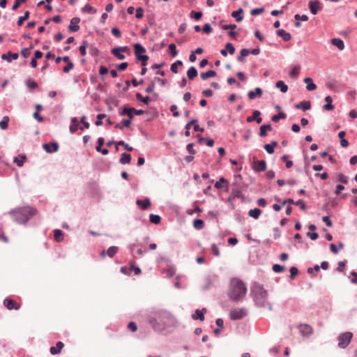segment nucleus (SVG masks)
I'll use <instances>...</instances> for the list:
<instances>
[{
  "label": "nucleus",
  "mask_w": 357,
  "mask_h": 357,
  "mask_svg": "<svg viewBox=\"0 0 357 357\" xmlns=\"http://www.w3.org/2000/svg\"><path fill=\"white\" fill-rule=\"evenodd\" d=\"M147 321L155 332L162 334L170 333L177 325L173 314L165 310L151 312L148 314Z\"/></svg>",
  "instance_id": "f257e3e1"
},
{
  "label": "nucleus",
  "mask_w": 357,
  "mask_h": 357,
  "mask_svg": "<svg viewBox=\"0 0 357 357\" xmlns=\"http://www.w3.org/2000/svg\"><path fill=\"white\" fill-rule=\"evenodd\" d=\"M247 292V287L243 282L238 278H233L230 281L228 296L233 301H242Z\"/></svg>",
  "instance_id": "f03ea898"
},
{
  "label": "nucleus",
  "mask_w": 357,
  "mask_h": 357,
  "mask_svg": "<svg viewBox=\"0 0 357 357\" xmlns=\"http://www.w3.org/2000/svg\"><path fill=\"white\" fill-rule=\"evenodd\" d=\"M251 294L255 303L262 307L272 310L271 303L268 301L267 291L259 284H254L251 287Z\"/></svg>",
  "instance_id": "7ed1b4c3"
},
{
  "label": "nucleus",
  "mask_w": 357,
  "mask_h": 357,
  "mask_svg": "<svg viewBox=\"0 0 357 357\" xmlns=\"http://www.w3.org/2000/svg\"><path fill=\"white\" fill-rule=\"evenodd\" d=\"M36 213V210L30 206L15 208L10 212V214L17 223L23 225H25L30 218L35 215Z\"/></svg>",
  "instance_id": "20e7f679"
},
{
  "label": "nucleus",
  "mask_w": 357,
  "mask_h": 357,
  "mask_svg": "<svg viewBox=\"0 0 357 357\" xmlns=\"http://www.w3.org/2000/svg\"><path fill=\"white\" fill-rule=\"evenodd\" d=\"M353 337V334L351 332H345L339 335L338 347L342 349L346 348L350 343Z\"/></svg>",
  "instance_id": "39448f33"
},
{
  "label": "nucleus",
  "mask_w": 357,
  "mask_h": 357,
  "mask_svg": "<svg viewBox=\"0 0 357 357\" xmlns=\"http://www.w3.org/2000/svg\"><path fill=\"white\" fill-rule=\"evenodd\" d=\"M247 314V310L244 308H236L231 311L230 318L233 320H238L243 318Z\"/></svg>",
  "instance_id": "423d86ee"
},
{
  "label": "nucleus",
  "mask_w": 357,
  "mask_h": 357,
  "mask_svg": "<svg viewBox=\"0 0 357 357\" xmlns=\"http://www.w3.org/2000/svg\"><path fill=\"white\" fill-rule=\"evenodd\" d=\"M144 113V112L142 109H136L132 107H126L123 109L122 112H120L121 115L127 114L130 119H132L134 116V114L136 115H142Z\"/></svg>",
  "instance_id": "0eeeda50"
},
{
  "label": "nucleus",
  "mask_w": 357,
  "mask_h": 357,
  "mask_svg": "<svg viewBox=\"0 0 357 357\" xmlns=\"http://www.w3.org/2000/svg\"><path fill=\"white\" fill-rule=\"evenodd\" d=\"M3 305L4 306L9 310H19L20 307V304L15 302L11 298H5L3 301Z\"/></svg>",
  "instance_id": "6e6552de"
},
{
  "label": "nucleus",
  "mask_w": 357,
  "mask_h": 357,
  "mask_svg": "<svg viewBox=\"0 0 357 357\" xmlns=\"http://www.w3.org/2000/svg\"><path fill=\"white\" fill-rule=\"evenodd\" d=\"M128 50L127 47H120L113 48L111 51L112 54L115 56L117 59L120 60H123L125 59V55L123 54V52H125Z\"/></svg>",
  "instance_id": "1a4fd4ad"
},
{
  "label": "nucleus",
  "mask_w": 357,
  "mask_h": 357,
  "mask_svg": "<svg viewBox=\"0 0 357 357\" xmlns=\"http://www.w3.org/2000/svg\"><path fill=\"white\" fill-rule=\"evenodd\" d=\"M266 168V162L265 160H254L252 169L254 171L259 172H263Z\"/></svg>",
  "instance_id": "9d476101"
},
{
  "label": "nucleus",
  "mask_w": 357,
  "mask_h": 357,
  "mask_svg": "<svg viewBox=\"0 0 357 357\" xmlns=\"http://www.w3.org/2000/svg\"><path fill=\"white\" fill-rule=\"evenodd\" d=\"M80 19L79 17H73L70 20V24L68 26V30L71 32H76L79 29V23Z\"/></svg>",
  "instance_id": "9b49d317"
},
{
  "label": "nucleus",
  "mask_w": 357,
  "mask_h": 357,
  "mask_svg": "<svg viewBox=\"0 0 357 357\" xmlns=\"http://www.w3.org/2000/svg\"><path fill=\"white\" fill-rule=\"evenodd\" d=\"M309 7L310 9V12L313 15H316L319 10H321V6H320V2L317 0L310 1Z\"/></svg>",
  "instance_id": "f8f14e48"
},
{
  "label": "nucleus",
  "mask_w": 357,
  "mask_h": 357,
  "mask_svg": "<svg viewBox=\"0 0 357 357\" xmlns=\"http://www.w3.org/2000/svg\"><path fill=\"white\" fill-rule=\"evenodd\" d=\"M119 248L116 246H111L109 247L107 252L105 250H102L100 252V255L102 257H105L106 255H107L109 257H113L118 252Z\"/></svg>",
  "instance_id": "ddd939ff"
},
{
  "label": "nucleus",
  "mask_w": 357,
  "mask_h": 357,
  "mask_svg": "<svg viewBox=\"0 0 357 357\" xmlns=\"http://www.w3.org/2000/svg\"><path fill=\"white\" fill-rule=\"evenodd\" d=\"M299 331L304 336H308L312 333V328L307 324H301L299 326Z\"/></svg>",
  "instance_id": "4468645a"
},
{
  "label": "nucleus",
  "mask_w": 357,
  "mask_h": 357,
  "mask_svg": "<svg viewBox=\"0 0 357 357\" xmlns=\"http://www.w3.org/2000/svg\"><path fill=\"white\" fill-rule=\"evenodd\" d=\"M260 114L261 113L259 111L255 110L253 112L252 116H248L246 120L249 123L255 120L257 123H260L262 121V119L260 117Z\"/></svg>",
  "instance_id": "2eb2a0df"
},
{
  "label": "nucleus",
  "mask_w": 357,
  "mask_h": 357,
  "mask_svg": "<svg viewBox=\"0 0 357 357\" xmlns=\"http://www.w3.org/2000/svg\"><path fill=\"white\" fill-rule=\"evenodd\" d=\"M137 205L142 210L148 208L151 206L150 199L146 198L144 199H137L136 201Z\"/></svg>",
  "instance_id": "dca6fc26"
},
{
  "label": "nucleus",
  "mask_w": 357,
  "mask_h": 357,
  "mask_svg": "<svg viewBox=\"0 0 357 357\" xmlns=\"http://www.w3.org/2000/svg\"><path fill=\"white\" fill-rule=\"evenodd\" d=\"M19 57L17 53H12L11 52H8L7 54H3L1 56L2 59L6 60L8 62H11L12 60H16Z\"/></svg>",
  "instance_id": "f3484780"
},
{
  "label": "nucleus",
  "mask_w": 357,
  "mask_h": 357,
  "mask_svg": "<svg viewBox=\"0 0 357 357\" xmlns=\"http://www.w3.org/2000/svg\"><path fill=\"white\" fill-rule=\"evenodd\" d=\"M43 148L47 153L56 152L59 149V145L56 143L45 144Z\"/></svg>",
  "instance_id": "a211bd4d"
},
{
  "label": "nucleus",
  "mask_w": 357,
  "mask_h": 357,
  "mask_svg": "<svg viewBox=\"0 0 357 357\" xmlns=\"http://www.w3.org/2000/svg\"><path fill=\"white\" fill-rule=\"evenodd\" d=\"M64 344L62 342H58L55 347H52L50 349L52 355L59 354L63 348Z\"/></svg>",
  "instance_id": "6ab92c4d"
},
{
  "label": "nucleus",
  "mask_w": 357,
  "mask_h": 357,
  "mask_svg": "<svg viewBox=\"0 0 357 357\" xmlns=\"http://www.w3.org/2000/svg\"><path fill=\"white\" fill-rule=\"evenodd\" d=\"M206 309L203 308L202 310H196L195 314L192 315L193 319H199L200 321L204 320V314L206 312Z\"/></svg>",
  "instance_id": "aec40b11"
},
{
  "label": "nucleus",
  "mask_w": 357,
  "mask_h": 357,
  "mask_svg": "<svg viewBox=\"0 0 357 357\" xmlns=\"http://www.w3.org/2000/svg\"><path fill=\"white\" fill-rule=\"evenodd\" d=\"M261 95H262V90L260 88L257 87L255 89V90L254 91H249L248 93V97L249 99L253 100L256 97H261Z\"/></svg>",
  "instance_id": "412c9836"
},
{
  "label": "nucleus",
  "mask_w": 357,
  "mask_h": 357,
  "mask_svg": "<svg viewBox=\"0 0 357 357\" xmlns=\"http://www.w3.org/2000/svg\"><path fill=\"white\" fill-rule=\"evenodd\" d=\"M325 101L326 102V104L324 105V109L326 111H332L334 109V106L332 104L333 99L330 96H328L325 98Z\"/></svg>",
  "instance_id": "4be33fe9"
},
{
  "label": "nucleus",
  "mask_w": 357,
  "mask_h": 357,
  "mask_svg": "<svg viewBox=\"0 0 357 357\" xmlns=\"http://www.w3.org/2000/svg\"><path fill=\"white\" fill-rule=\"evenodd\" d=\"M331 43L333 45L337 47L339 50H343L344 49V42L340 38H333L331 40Z\"/></svg>",
  "instance_id": "5701e85b"
},
{
  "label": "nucleus",
  "mask_w": 357,
  "mask_h": 357,
  "mask_svg": "<svg viewBox=\"0 0 357 357\" xmlns=\"http://www.w3.org/2000/svg\"><path fill=\"white\" fill-rule=\"evenodd\" d=\"M134 50L136 58L142 55L146 52V49L138 43L134 45Z\"/></svg>",
  "instance_id": "b1692460"
},
{
  "label": "nucleus",
  "mask_w": 357,
  "mask_h": 357,
  "mask_svg": "<svg viewBox=\"0 0 357 357\" xmlns=\"http://www.w3.org/2000/svg\"><path fill=\"white\" fill-rule=\"evenodd\" d=\"M277 34L278 36H279L280 37L282 38V39L285 41V42H287L289 40H291V34L288 32H287L286 31L283 30V29H279L277 31Z\"/></svg>",
  "instance_id": "393cba45"
},
{
  "label": "nucleus",
  "mask_w": 357,
  "mask_h": 357,
  "mask_svg": "<svg viewBox=\"0 0 357 357\" xmlns=\"http://www.w3.org/2000/svg\"><path fill=\"white\" fill-rule=\"evenodd\" d=\"M304 82L307 84L306 89L308 91H314L317 89V86L313 83L312 78L306 77L304 79Z\"/></svg>",
  "instance_id": "a878e982"
},
{
  "label": "nucleus",
  "mask_w": 357,
  "mask_h": 357,
  "mask_svg": "<svg viewBox=\"0 0 357 357\" xmlns=\"http://www.w3.org/2000/svg\"><path fill=\"white\" fill-rule=\"evenodd\" d=\"M296 108L301 109L303 111H306L310 109L311 103L310 101H302L295 105Z\"/></svg>",
  "instance_id": "bb28decb"
},
{
  "label": "nucleus",
  "mask_w": 357,
  "mask_h": 357,
  "mask_svg": "<svg viewBox=\"0 0 357 357\" xmlns=\"http://www.w3.org/2000/svg\"><path fill=\"white\" fill-rule=\"evenodd\" d=\"M271 130H272V126L271 124L262 125L260 127L259 135L261 137H266L267 135L266 131L267 130L271 131Z\"/></svg>",
  "instance_id": "cd10ccee"
},
{
  "label": "nucleus",
  "mask_w": 357,
  "mask_h": 357,
  "mask_svg": "<svg viewBox=\"0 0 357 357\" xmlns=\"http://www.w3.org/2000/svg\"><path fill=\"white\" fill-rule=\"evenodd\" d=\"M277 146H278V142L275 141H273V142H272L271 144H265L264 149L269 154H272L274 152V148Z\"/></svg>",
  "instance_id": "c85d7f7f"
},
{
  "label": "nucleus",
  "mask_w": 357,
  "mask_h": 357,
  "mask_svg": "<svg viewBox=\"0 0 357 357\" xmlns=\"http://www.w3.org/2000/svg\"><path fill=\"white\" fill-rule=\"evenodd\" d=\"M78 126H79V123H78L77 119L75 117L73 118L71 120V125L70 126V132L71 133L75 132L78 129Z\"/></svg>",
  "instance_id": "c756f323"
},
{
  "label": "nucleus",
  "mask_w": 357,
  "mask_h": 357,
  "mask_svg": "<svg viewBox=\"0 0 357 357\" xmlns=\"http://www.w3.org/2000/svg\"><path fill=\"white\" fill-rule=\"evenodd\" d=\"M187 75H188V77L190 79H193L195 77H197V69L195 68V67H190L188 70L187 71Z\"/></svg>",
  "instance_id": "7c9ffc66"
},
{
  "label": "nucleus",
  "mask_w": 357,
  "mask_h": 357,
  "mask_svg": "<svg viewBox=\"0 0 357 357\" xmlns=\"http://www.w3.org/2000/svg\"><path fill=\"white\" fill-rule=\"evenodd\" d=\"M261 213V211L257 208H255L254 209H250L248 212L249 215L255 219H257L259 217Z\"/></svg>",
  "instance_id": "2f4dec72"
},
{
  "label": "nucleus",
  "mask_w": 357,
  "mask_h": 357,
  "mask_svg": "<svg viewBox=\"0 0 357 357\" xmlns=\"http://www.w3.org/2000/svg\"><path fill=\"white\" fill-rule=\"evenodd\" d=\"M250 51L248 49H242L240 52V55L238 57V61L240 62H243L245 61V57L249 55Z\"/></svg>",
  "instance_id": "473e14b6"
},
{
  "label": "nucleus",
  "mask_w": 357,
  "mask_h": 357,
  "mask_svg": "<svg viewBox=\"0 0 357 357\" xmlns=\"http://www.w3.org/2000/svg\"><path fill=\"white\" fill-rule=\"evenodd\" d=\"M131 119H123L120 123H117L115 126L116 128L123 129V127L128 128L130 126Z\"/></svg>",
  "instance_id": "72a5a7b5"
},
{
  "label": "nucleus",
  "mask_w": 357,
  "mask_h": 357,
  "mask_svg": "<svg viewBox=\"0 0 357 357\" xmlns=\"http://www.w3.org/2000/svg\"><path fill=\"white\" fill-rule=\"evenodd\" d=\"M131 160V155L128 153H123L120 158V162L123 165L129 164Z\"/></svg>",
  "instance_id": "f704fd0d"
},
{
  "label": "nucleus",
  "mask_w": 357,
  "mask_h": 357,
  "mask_svg": "<svg viewBox=\"0 0 357 357\" xmlns=\"http://www.w3.org/2000/svg\"><path fill=\"white\" fill-rule=\"evenodd\" d=\"M216 76V72L214 70H208L205 73H202L200 74V77L202 79H206L209 77H215Z\"/></svg>",
  "instance_id": "c9c22d12"
},
{
  "label": "nucleus",
  "mask_w": 357,
  "mask_h": 357,
  "mask_svg": "<svg viewBox=\"0 0 357 357\" xmlns=\"http://www.w3.org/2000/svg\"><path fill=\"white\" fill-rule=\"evenodd\" d=\"M243 13V10L242 8L238 9V10L234 11L231 13V16L236 18L237 22H241L243 20V17L241 14Z\"/></svg>",
  "instance_id": "e433bc0d"
},
{
  "label": "nucleus",
  "mask_w": 357,
  "mask_h": 357,
  "mask_svg": "<svg viewBox=\"0 0 357 357\" xmlns=\"http://www.w3.org/2000/svg\"><path fill=\"white\" fill-rule=\"evenodd\" d=\"M63 232L60 229H55L54 231V237L57 242H61L63 241Z\"/></svg>",
  "instance_id": "4c0bfd02"
},
{
  "label": "nucleus",
  "mask_w": 357,
  "mask_h": 357,
  "mask_svg": "<svg viewBox=\"0 0 357 357\" xmlns=\"http://www.w3.org/2000/svg\"><path fill=\"white\" fill-rule=\"evenodd\" d=\"M9 120L10 119L8 116H3L2 120L0 121V128L2 130H6L8 128Z\"/></svg>",
  "instance_id": "58836bf2"
},
{
  "label": "nucleus",
  "mask_w": 357,
  "mask_h": 357,
  "mask_svg": "<svg viewBox=\"0 0 357 357\" xmlns=\"http://www.w3.org/2000/svg\"><path fill=\"white\" fill-rule=\"evenodd\" d=\"M275 86L277 88L280 89L282 93H286L288 90L287 85H286L282 81L277 82Z\"/></svg>",
  "instance_id": "ea45409f"
},
{
  "label": "nucleus",
  "mask_w": 357,
  "mask_h": 357,
  "mask_svg": "<svg viewBox=\"0 0 357 357\" xmlns=\"http://www.w3.org/2000/svg\"><path fill=\"white\" fill-rule=\"evenodd\" d=\"M89 47V43L87 41L84 40L82 43V45L79 47V50L82 56H85L86 54V48Z\"/></svg>",
  "instance_id": "a19ab883"
},
{
  "label": "nucleus",
  "mask_w": 357,
  "mask_h": 357,
  "mask_svg": "<svg viewBox=\"0 0 357 357\" xmlns=\"http://www.w3.org/2000/svg\"><path fill=\"white\" fill-rule=\"evenodd\" d=\"M30 13L29 11H26L23 16L20 17L17 20V25L22 26L24 21L26 20L29 17Z\"/></svg>",
  "instance_id": "79ce46f5"
},
{
  "label": "nucleus",
  "mask_w": 357,
  "mask_h": 357,
  "mask_svg": "<svg viewBox=\"0 0 357 357\" xmlns=\"http://www.w3.org/2000/svg\"><path fill=\"white\" fill-rule=\"evenodd\" d=\"M26 160V157L24 155H20V158H15V159H14V162L19 167H22Z\"/></svg>",
  "instance_id": "37998d69"
},
{
  "label": "nucleus",
  "mask_w": 357,
  "mask_h": 357,
  "mask_svg": "<svg viewBox=\"0 0 357 357\" xmlns=\"http://www.w3.org/2000/svg\"><path fill=\"white\" fill-rule=\"evenodd\" d=\"M193 226L197 229H202L204 226V221L199 219H197L194 220Z\"/></svg>",
  "instance_id": "c03bdc74"
},
{
  "label": "nucleus",
  "mask_w": 357,
  "mask_h": 357,
  "mask_svg": "<svg viewBox=\"0 0 357 357\" xmlns=\"http://www.w3.org/2000/svg\"><path fill=\"white\" fill-rule=\"evenodd\" d=\"M182 65H183V63H182L181 61H176L175 63H172L171 65L170 69H171L172 73H178V70H177L178 69V66H181Z\"/></svg>",
  "instance_id": "a18cd8bd"
},
{
  "label": "nucleus",
  "mask_w": 357,
  "mask_h": 357,
  "mask_svg": "<svg viewBox=\"0 0 357 357\" xmlns=\"http://www.w3.org/2000/svg\"><path fill=\"white\" fill-rule=\"evenodd\" d=\"M135 262L134 261H131L129 262V265L131 266V272L133 271L135 275H139L141 273V269L139 267L135 266Z\"/></svg>",
  "instance_id": "49530a36"
},
{
  "label": "nucleus",
  "mask_w": 357,
  "mask_h": 357,
  "mask_svg": "<svg viewBox=\"0 0 357 357\" xmlns=\"http://www.w3.org/2000/svg\"><path fill=\"white\" fill-rule=\"evenodd\" d=\"M227 181L224 178H220V180L218 181H217L215 183V188H216L217 189H220L223 187V185L225 184H227Z\"/></svg>",
  "instance_id": "de8ad7c7"
},
{
  "label": "nucleus",
  "mask_w": 357,
  "mask_h": 357,
  "mask_svg": "<svg viewBox=\"0 0 357 357\" xmlns=\"http://www.w3.org/2000/svg\"><path fill=\"white\" fill-rule=\"evenodd\" d=\"M150 222L153 224H159L160 222V217L158 215L151 214L149 216Z\"/></svg>",
  "instance_id": "09e8293b"
},
{
  "label": "nucleus",
  "mask_w": 357,
  "mask_h": 357,
  "mask_svg": "<svg viewBox=\"0 0 357 357\" xmlns=\"http://www.w3.org/2000/svg\"><path fill=\"white\" fill-rule=\"evenodd\" d=\"M286 114L283 112H280L278 114L273 115L271 118L274 122H278L280 119H285Z\"/></svg>",
  "instance_id": "8fccbe9b"
},
{
  "label": "nucleus",
  "mask_w": 357,
  "mask_h": 357,
  "mask_svg": "<svg viewBox=\"0 0 357 357\" xmlns=\"http://www.w3.org/2000/svg\"><path fill=\"white\" fill-rule=\"evenodd\" d=\"M137 59L141 61V64L142 66H146L147 65V61L149 60V56L147 55H141Z\"/></svg>",
  "instance_id": "3c124183"
},
{
  "label": "nucleus",
  "mask_w": 357,
  "mask_h": 357,
  "mask_svg": "<svg viewBox=\"0 0 357 357\" xmlns=\"http://www.w3.org/2000/svg\"><path fill=\"white\" fill-rule=\"evenodd\" d=\"M26 84L30 89H36L38 86L37 83L31 79H28L26 82Z\"/></svg>",
  "instance_id": "603ef678"
},
{
  "label": "nucleus",
  "mask_w": 357,
  "mask_h": 357,
  "mask_svg": "<svg viewBox=\"0 0 357 357\" xmlns=\"http://www.w3.org/2000/svg\"><path fill=\"white\" fill-rule=\"evenodd\" d=\"M83 11L85 13H95L96 10L89 4H86L83 8Z\"/></svg>",
  "instance_id": "864d4df0"
},
{
  "label": "nucleus",
  "mask_w": 357,
  "mask_h": 357,
  "mask_svg": "<svg viewBox=\"0 0 357 357\" xmlns=\"http://www.w3.org/2000/svg\"><path fill=\"white\" fill-rule=\"evenodd\" d=\"M299 71H300V68L298 66H294L290 73L291 77H297L298 76Z\"/></svg>",
  "instance_id": "5fc2aeb1"
},
{
  "label": "nucleus",
  "mask_w": 357,
  "mask_h": 357,
  "mask_svg": "<svg viewBox=\"0 0 357 357\" xmlns=\"http://www.w3.org/2000/svg\"><path fill=\"white\" fill-rule=\"evenodd\" d=\"M169 50L171 54L173 56H176L178 54V52L176 50V47L175 44H173V43L170 44L169 45Z\"/></svg>",
  "instance_id": "6e6d98bb"
},
{
  "label": "nucleus",
  "mask_w": 357,
  "mask_h": 357,
  "mask_svg": "<svg viewBox=\"0 0 357 357\" xmlns=\"http://www.w3.org/2000/svg\"><path fill=\"white\" fill-rule=\"evenodd\" d=\"M117 146H122L124 147L126 150L128 151H132L133 150L132 147L130 146L128 144L125 143L123 141H119L117 143Z\"/></svg>",
  "instance_id": "4d7b16f0"
},
{
  "label": "nucleus",
  "mask_w": 357,
  "mask_h": 357,
  "mask_svg": "<svg viewBox=\"0 0 357 357\" xmlns=\"http://www.w3.org/2000/svg\"><path fill=\"white\" fill-rule=\"evenodd\" d=\"M225 49L229 52L230 54H234L235 52V48L234 45L230 43L226 44Z\"/></svg>",
  "instance_id": "13d9d810"
},
{
  "label": "nucleus",
  "mask_w": 357,
  "mask_h": 357,
  "mask_svg": "<svg viewBox=\"0 0 357 357\" xmlns=\"http://www.w3.org/2000/svg\"><path fill=\"white\" fill-rule=\"evenodd\" d=\"M121 272L124 275H131V266H130V267L122 266L121 268Z\"/></svg>",
  "instance_id": "bf43d9fd"
},
{
  "label": "nucleus",
  "mask_w": 357,
  "mask_h": 357,
  "mask_svg": "<svg viewBox=\"0 0 357 357\" xmlns=\"http://www.w3.org/2000/svg\"><path fill=\"white\" fill-rule=\"evenodd\" d=\"M202 16V12L191 11L190 17L195 18L196 20H199Z\"/></svg>",
  "instance_id": "052dcab7"
},
{
  "label": "nucleus",
  "mask_w": 357,
  "mask_h": 357,
  "mask_svg": "<svg viewBox=\"0 0 357 357\" xmlns=\"http://www.w3.org/2000/svg\"><path fill=\"white\" fill-rule=\"evenodd\" d=\"M106 117V115L105 114H99L98 116H97V121H96V125L99 126H101L102 124V119L105 118Z\"/></svg>",
  "instance_id": "680f3d73"
},
{
  "label": "nucleus",
  "mask_w": 357,
  "mask_h": 357,
  "mask_svg": "<svg viewBox=\"0 0 357 357\" xmlns=\"http://www.w3.org/2000/svg\"><path fill=\"white\" fill-rule=\"evenodd\" d=\"M273 270L276 273H280L284 271V267L279 264H274L273 266Z\"/></svg>",
  "instance_id": "e2e57ef3"
},
{
  "label": "nucleus",
  "mask_w": 357,
  "mask_h": 357,
  "mask_svg": "<svg viewBox=\"0 0 357 357\" xmlns=\"http://www.w3.org/2000/svg\"><path fill=\"white\" fill-rule=\"evenodd\" d=\"M137 19H142L144 16V10L141 7H139L137 8L136 10V15H135Z\"/></svg>",
  "instance_id": "0e129e2a"
},
{
  "label": "nucleus",
  "mask_w": 357,
  "mask_h": 357,
  "mask_svg": "<svg viewBox=\"0 0 357 357\" xmlns=\"http://www.w3.org/2000/svg\"><path fill=\"white\" fill-rule=\"evenodd\" d=\"M74 68V64L73 62H68L67 65L63 68V70L65 73H68Z\"/></svg>",
  "instance_id": "69168bd1"
},
{
  "label": "nucleus",
  "mask_w": 357,
  "mask_h": 357,
  "mask_svg": "<svg viewBox=\"0 0 357 357\" xmlns=\"http://www.w3.org/2000/svg\"><path fill=\"white\" fill-rule=\"evenodd\" d=\"M21 55L24 58H28L30 56L31 51L30 49L24 48L21 50Z\"/></svg>",
  "instance_id": "338daca9"
},
{
  "label": "nucleus",
  "mask_w": 357,
  "mask_h": 357,
  "mask_svg": "<svg viewBox=\"0 0 357 357\" xmlns=\"http://www.w3.org/2000/svg\"><path fill=\"white\" fill-rule=\"evenodd\" d=\"M111 31L112 33L116 38H120L121 36L120 30L116 27L112 28Z\"/></svg>",
  "instance_id": "774afa93"
}]
</instances>
